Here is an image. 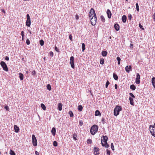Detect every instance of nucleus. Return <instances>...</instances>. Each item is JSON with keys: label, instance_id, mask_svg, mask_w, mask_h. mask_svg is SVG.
I'll return each mask as SVG.
<instances>
[{"label": "nucleus", "instance_id": "42", "mask_svg": "<svg viewBox=\"0 0 155 155\" xmlns=\"http://www.w3.org/2000/svg\"><path fill=\"white\" fill-rule=\"evenodd\" d=\"M139 27L142 30H144V28L143 27L142 25L140 23L139 25Z\"/></svg>", "mask_w": 155, "mask_h": 155}, {"label": "nucleus", "instance_id": "32", "mask_svg": "<svg viewBox=\"0 0 155 155\" xmlns=\"http://www.w3.org/2000/svg\"><path fill=\"white\" fill-rule=\"evenodd\" d=\"M69 114L70 117H73L74 116L73 113L71 111H69Z\"/></svg>", "mask_w": 155, "mask_h": 155}, {"label": "nucleus", "instance_id": "25", "mask_svg": "<svg viewBox=\"0 0 155 155\" xmlns=\"http://www.w3.org/2000/svg\"><path fill=\"white\" fill-rule=\"evenodd\" d=\"M130 88L131 90L134 91L136 89V87L134 85L132 84L130 86Z\"/></svg>", "mask_w": 155, "mask_h": 155}, {"label": "nucleus", "instance_id": "5", "mask_svg": "<svg viewBox=\"0 0 155 155\" xmlns=\"http://www.w3.org/2000/svg\"><path fill=\"white\" fill-rule=\"evenodd\" d=\"M27 19L26 22V25L28 27H30L31 25V19L29 15L27 14L26 15Z\"/></svg>", "mask_w": 155, "mask_h": 155}, {"label": "nucleus", "instance_id": "27", "mask_svg": "<svg viewBox=\"0 0 155 155\" xmlns=\"http://www.w3.org/2000/svg\"><path fill=\"white\" fill-rule=\"evenodd\" d=\"M41 107L44 110H45L46 109V107L45 105L43 104H41Z\"/></svg>", "mask_w": 155, "mask_h": 155}, {"label": "nucleus", "instance_id": "48", "mask_svg": "<svg viewBox=\"0 0 155 155\" xmlns=\"http://www.w3.org/2000/svg\"><path fill=\"white\" fill-rule=\"evenodd\" d=\"M50 55L52 57L53 56L54 54L53 53L52 51H50L49 53Z\"/></svg>", "mask_w": 155, "mask_h": 155}, {"label": "nucleus", "instance_id": "64", "mask_svg": "<svg viewBox=\"0 0 155 155\" xmlns=\"http://www.w3.org/2000/svg\"><path fill=\"white\" fill-rule=\"evenodd\" d=\"M109 39H111V36L109 37Z\"/></svg>", "mask_w": 155, "mask_h": 155}, {"label": "nucleus", "instance_id": "52", "mask_svg": "<svg viewBox=\"0 0 155 155\" xmlns=\"http://www.w3.org/2000/svg\"><path fill=\"white\" fill-rule=\"evenodd\" d=\"M152 17L154 21H155V13H154Z\"/></svg>", "mask_w": 155, "mask_h": 155}, {"label": "nucleus", "instance_id": "26", "mask_svg": "<svg viewBox=\"0 0 155 155\" xmlns=\"http://www.w3.org/2000/svg\"><path fill=\"white\" fill-rule=\"evenodd\" d=\"M101 113L98 110H96L95 112V116H98L101 115Z\"/></svg>", "mask_w": 155, "mask_h": 155}, {"label": "nucleus", "instance_id": "7", "mask_svg": "<svg viewBox=\"0 0 155 155\" xmlns=\"http://www.w3.org/2000/svg\"><path fill=\"white\" fill-rule=\"evenodd\" d=\"M70 64H71V68H74V57L73 56H71L70 58Z\"/></svg>", "mask_w": 155, "mask_h": 155}, {"label": "nucleus", "instance_id": "10", "mask_svg": "<svg viewBox=\"0 0 155 155\" xmlns=\"http://www.w3.org/2000/svg\"><path fill=\"white\" fill-rule=\"evenodd\" d=\"M99 150V149L98 147H94V153L95 155H98L99 153L98 152Z\"/></svg>", "mask_w": 155, "mask_h": 155}, {"label": "nucleus", "instance_id": "59", "mask_svg": "<svg viewBox=\"0 0 155 155\" xmlns=\"http://www.w3.org/2000/svg\"><path fill=\"white\" fill-rule=\"evenodd\" d=\"M115 88L116 89H117V84H115Z\"/></svg>", "mask_w": 155, "mask_h": 155}, {"label": "nucleus", "instance_id": "57", "mask_svg": "<svg viewBox=\"0 0 155 155\" xmlns=\"http://www.w3.org/2000/svg\"><path fill=\"white\" fill-rule=\"evenodd\" d=\"M130 47L132 48H133V45L132 44H130Z\"/></svg>", "mask_w": 155, "mask_h": 155}, {"label": "nucleus", "instance_id": "36", "mask_svg": "<svg viewBox=\"0 0 155 155\" xmlns=\"http://www.w3.org/2000/svg\"><path fill=\"white\" fill-rule=\"evenodd\" d=\"M104 60L103 59H101L100 61L101 64H103L104 63Z\"/></svg>", "mask_w": 155, "mask_h": 155}, {"label": "nucleus", "instance_id": "47", "mask_svg": "<svg viewBox=\"0 0 155 155\" xmlns=\"http://www.w3.org/2000/svg\"><path fill=\"white\" fill-rule=\"evenodd\" d=\"M69 39L71 41H72V35L71 34H70L69 35Z\"/></svg>", "mask_w": 155, "mask_h": 155}, {"label": "nucleus", "instance_id": "13", "mask_svg": "<svg viewBox=\"0 0 155 155\" xmlns=\"http://www.w3.org/2000/svg\"><path fill=\"white\" fill-rule=\"evenodd\" d=\"M107 15L108 18H111V16L112 14H111V12L109 9H107Z\"/></svg>", "mask_w": 155, "mask_h": 155}, {"label": "nucleus", "instance_id": "1", "mask_svg": "<svg viewBox=\"0 0 155 155\" xmlns=\"http://www.w3.org/2000/svg\"><path fill=\"white\" fill-rule=\"evenodd\" d=\"M92 16L91 19V22L92 25H94L96 24L97 21V18L95 11L92 8L91 9L90 12L89 17L91 18Z\"/></svg>", "mask_w": 155, "mask_h": 155}, {"label": "nucleus", "instance_id": "33", "mask_svg": "<svg viewBox=\"0 0 155 155\" xmlns=\"http://www.w3.org/2000/svg\"><path fill=\"white\" fill-rule=\"evenodd\" d=\"M44 43V41L42 40H41L40 41V44L41 46H43Z\"/></svg>", "mask_w": 155, "mask_h": 155}, {"label": "nucleus", "instance_id": "24", "mask_svg": "<svg viewBox=\"0 0 155 155\" xmlns=\"http://www.w3.org/2000/svg\"><path fill=\"white\" fill-rule=\"evenodd\" d=\"M73 138L74 140H78L77 134H76L75 133L73 134Z\"/></svg>", "mask_w": 155, "mask_h": 155}, {"label": "nucleus", "instance_id": "60", "mask_svg": "<svg viewBox=\"0 0 155 155\" xmlns=\"http://www.w3.org/2000/svg\"><path fill=\"white\" fill-rule=\"evenodd\" d=\"M2 12H3L4 13H5V11L4 9L2 10Z\"/></svg>", "mask_w": 155, "mask_h": 155}, {"label": "nucleus", "instance_id": "28", "mask_svg": "<svg viewBox=\"0 0 155 155\" xmlns=\"http://www.w3.org/2000/svg\"><path fill=\"white\" fill-rule=\"evenodd\" d=\"M78 110L81 111H82L83 109V107L81 105H79L78 106Z\"/></svg>", "mask_w": 155, "mask_h": 155}, {"label": "nucleus", "instance_id": "43", "mask_svg": "<svg viewBox=\"0 0 155 155\" xmlns=\"http://www.w3.org/2000/svg\"><path fill=\"white\" fill-rule=\"evenodd\" d=\"M55 49L56 51L58 52H60V51H59V49H58V48L56 46H55Z\"/></svg>", "mask_w": 155, "mask_h": 155}, {"label": "nucleus", "instance_id": "45", "mask_svg": "<svg viewBox=\"0 0 155 155\" xmlns=\"http://www.w3.org/2000/svg\"><path fill=\"white\" fill-rule=\"evenodd\" d=\"M128 19L130 20H131V19L132 15L131 14H128Z\"/></svg>", "mask_w": 155, "mask_h": 155}, {"label": "nucleus", "instance_id": "40", "mask_svg": "<svg viewBox=\"0 0 155 155\" xmlns=\"http://www.w3.org/2000/svg\"><path fill=\"white\" fill-rule=\"evenodd\" d=\"M111 147L112 150H114V147L113 145V143H112L111 144Z\"/></svg>", "mask_w": 155, "mask_h": 155}, {"label": "nucleus", "instance_id": "29", "mask_svg": "<svg viewBox=\"0 0 155 155\" xmlns=\"http://www.w3.org/2000/svg\"><path fill=\"white\" fill-rule=\"evenodd\" d=\"M82 51L83 52H84V50H85V45L84 43H83L82 44Z\"/></svg>", "mask_w": 155, "mask_h": 155}, {"label": "nucleus", "instance_id": "8", "mask_svg": "<svg viewBox=\"0 0 155 155\" xmlns=\"http://www.w3.org/2000/svg\"><path fill=\"white\" fill-rule=\"evenodd\" d=\"M140 75L139 73L136 74L135 82L137 84H139L140 83Z\"/></svg>", "mask_w": 155, "mask_h": 155}, {"label": "nucleus", "instance_id": "30", "mask_svg": "<svg viewBox=\"0 0 155 155\" xmlns=\"http://www.w3.org/2000/svg\"><path fill=\"white\" fill-rule=\"evenodd\" d=\"M9 153L11 155H15V153L14 151L12 150H10Z\"/></svg>", "mask_w": 155, "mask_h": 155}, {"label": "nucleus", "instance_id": "49", "mask_svg": "<svg viewBox=\"0 0 155 155\" xmlns=\"http://www.w3.org/2000/svg\"><path fill=\"white\" fill-rule=\"evenodd\" d=\"M21 35L22 36V37H23V38L24 37V32L23 31H22L21 32Z\"/></svg>", "mask_w": 155, "mask_h": 155}, {"label": "nucleus", "instance_id": "2", "mask_svg": "<svg viewBox=\"0 0 155 155\" xmlns=\"http://www.w3.org/2000/svg\"><path fill=\"white\" fill-rule=\"evenodd\" d=\"M98 127L96 125H93L91 127L90 132L91 134L94 135L98 131Z\"/></svg>", "mask_w": 155, "mask_h": 155}, {"label": "nucleus", "instance_id": "53", "mask_svg": "<svg viewBox=\"0 0 155 155\" xmlns=\"http://www.w3.org/2000/svg\"><path fill=\"white\" fill-rule=\"evenodd\" d=\"M5 60L6 61H8L9 60V58L8 56H5Z\"/></svg>", "mask_w": 155, "mask_h": 155}, {"label": "nucleus", "instance_id": "41", "mask_svg": "<svg viewBox=\"0 0 155 155\" xmlns=\"http://www.w3.org/2000/svg\"><path fill=\"white\" fill-rule=\"evenodd\" d=\"M26 44L27 45H29L30 44V42L28 39H27L26 41Z\"/></svg>", "mask_w": 155, "mask_h": 155}, {"label": "nucleus", "instance_id": "11", "mask_svg": "<svg viewBox=\"0 0 155 155\" xmlns=\"http://www.w3.org/2000/svg\"><path fill=\"white\" fill-rule=\"evenodd\" d=\"M126 71L127 73H129L130 70H132L131 66V65H127L125 68Z\"/></svg>", "mask_w": 155, "mask_h": 155}, {"label": "nucleus", "instance_id": "3", "mask_svg": "<svg viewBox=\"0 0 155 155\" xmlns=\"http://www.w3.org/2000/svg\"><path fill=\"white\" fill-rule=\"evenodd\" d=\"M122 107L120 106H117L114 108V115L117 116L119 114L120 111L122 110Z\"/></svg>", "mask_w": 155, "mask_h": 155}, {"label": "nucleus", "instance_id": "14", "mask_svg": "<svg viewBox=\"0 0 155 155\" xmlns=\"http://www.w3.org/2000/svg\"><path fill=\"white\" fill-rule=\"evenodd\" d=\"M14 128L15 130V131L16 133H18L19 131V128L16 125H14Z\"/></svg>", "mask_w": 155, "mask_h": 155}, {"label": "nucleus", "instance_id": "54", "mask_svg": "<svg viewBox=\"0 0 155 155\" xmlns=\"http://www.w3.org/2000/svg\"><path fill=\"white\" fill-rule=\"evenodd\" d=\"M4 108L7 110H8V107L7 106H6Z\"/></svg>", "mask_w": 155, "mask_h": 155}, {"label": "nucleus", "instance_id": "22", "mask_svg": "<svg viewBox=\"0 0 155 155\" xmlns=\"http://www.w3.org/2000/svg\"><path fill=\"white\" fill-rule=\"evenodd\" d=\"M107 54V51H103L101 52V54L103 56L105 57L106 56Z\"/></svg>", "mask_w": 155, "mask_h": 155}, {"label": "nucleus", "instance_id": "16", "mask_svg": "<svg viewBox=\"0 0 155 155\" xmlns=\"http://www.w3.org/2000/svg\"><path fill=\"white\" fill-rule=\"evenodd\" d=\"M51 132L53 136H55L56 132L55 128V127H53L51 129Z\"/></svg>", "mask_w": 155, "mask_h": 155}, {"label": "nucleus", "instance_id": "50", "mask_svg": "<svg viewBox=\"0 0 155 155\" xmlns=\"http://www.w3.org/2000/svg\"><path fill=\"white\" fill-rule=\"evenodd\" d=\"M79 124L81 126H82L83 124V122L82 121H80L79 122Z\"/></svg>", "mask_w": 155, "mask_h": 155}, {"label": "nucleus", "instance_id": "23", "mask_svg": "<svg viewBox=\"0 0 155 155\" xmlns=\"http://www.w3.org/2000/svg\"><path fill=\"white\" fill-rule=\"evenodd\" d=\"M113 77L114 79L115 80H117L118 79V77L117 75L115 73H114L113 74Z\"/></svg>", "mask_w": 155, "mask_h": 155}, {"label": "nucleus", "instance_id": "20", "mask_svg": "<svg viewBox=\"0 0 155 155\" xmlns=\"http://www.w3.org/2000/svg\"><path fill=\"white\" fill-rule=\"evenodd\" d=\"M130 100V104L132 105H134V102L133 101V99L131 97H130L129 98Z\"/></svg>", "mask_w": 155, "mask_h": 155}, {"label": "nucleus", "instance_id": "63", "mask_svg": "<svg viewBox=\"0 0 155 155\" xmlns=\"http://www.w3.org/2000/svg\"><path fill=\"white\" fill-rule=\"evenodd\" d=\"M26 74H28V71H26Z\"/></svg>", "mask_w": 155, "mask_h": 155}, {"label": "nucleus", "instance_id": "6", "mask_svg": "<svg viewBox=\"0 0 155 155\" xmlns=\"http://www.w3.org/2000/svg\"><path fill=\"white\" fill-rule=\"evenodd\" d=\"M32 138L33 145L35 147L37 146V140L34 135H32Z\"/></svg>", "mask_w": 155, "mask_h": 155}, {"label": "nucleus", "instance_id": "62", "mask_svg": "<svg viewBox=\"0 0 155 155\" xmlns=\"http://www.w3.org/2000/svg\"><path fill=\"white\" fill-rule=\"evenodd\" d=\"M43 58L44 60H45L46 58H45V57H44Z\"/></svg>", "mask_w": 155, "mask_h": 155}, {"label": "nucleus", "instance_id": "21", "mask_svg": "<svg viewBox=\"0 0 155 155\" xmlns=\"http://www.w3.org/2000/svg\"><path fill=\"white\" fill-rule=\"evenodd\" d=\"M19 78H20V80L21 81L24 78L23 74L21 73H19Z\"/></svg>", "mask_w": 155, "mask_h": 155}, {"label": "nucleus", "instance_id": "18", "mask_svg": "<svg viewBox=\"0 0 155 155\" xmlns=\"http://www.w3.org/2000/svg\"><path fill=\"white\" fill-rule=\"evenodd\" d=\"M102 137L103 138V142H104V143L107 142L108 140L107 137V136L103 135L102 136Z\"/></svg>", "mask_w": 155, "mask_h": 155}, {"label": "nucleus", "instance_id": "35", "mask_svg": "<svg viewBox=\"0 0 155 155\" xmlns=\"http://www.w3.org/2000/svg\"><path fill=\"white\" fill-rule=\"evenodd\" d=\"M101 20L103 21L104 22L105 21V19L104 16L103 15L101 16Z\"/></svg>", "mask_w": 155, "mask_h": 155}, {"label": "nucleus", "instance_id": "46", "mask_svg": "<svg viewBox=\"0 0 155 155\" xmlns=\"http://www.w3.org/2000/svg\"><path fill=\"white\" fill-rule=\"evenodd\" d=\"M129 95L132 97L133 98H135V97L134 96V95L132 93H129Z\"/></svg>", "mask_w": 155, "mask_h": 155}, {"label": "nucleus", "instance_id": "51", "mask_svg": "<svg viewBox=\"0 0 155 155\" xmlns=\"http://www.w3.org/2000/svg\"><path fill=\"white\" fill-rule=\"evenodd\" d=\"M117 61H120V60H121V59H120V57H117Z\"/></svg>", "mask_w": 155, "mask_h": 155}, {"label": "nucleus", "instance_id": "37", "mask_svg": "<svg viewBox=\"0 0 155 155\" xmlns=\"http://www.w3.org/2000/svg\"><path fill=\"white\" fill-rule=\"evenodd\" d=\"M53 146L54 147H57L58 146V143L57 142L54 141L53 142Z\"/></svg>", "mask_w": 155, "mask_h": 155}, {"label": "nucleus", "instance_id": "61", "mask_svg": "<svg viewBox=\"0 0 155 155\" xmlns=\"http://www.w3.org/2000/svg\"><path fill=\"white\" fill-rule=\"evenodd\" d=\"M117 63L118 65H120V61H118Z\"/></svg>", "mask_w": 155, "mask_h": 155}, {"label": "nucleus", "instance_id": "38", "mask_svg": "<svg viewBox=\"0 0 155 155\" xmlns=\"http://www.w3.org/2000/svg\"><path fill=\"white\" fill-rule=\"evenodd\" d=\"M110 84V82H109V81H107L106 83V84H105V87L106 88H107L108 85L109 84Z\"/></svg>", "mask_w": 155, "mask_h": 155}, {"label": "nucleus", "instance_id": "44", "mask_svg": "<svg viewBox=\"0 0 155 155\" xmlns=\"http://www.w3.org/2000/svg\"><path fill=\"white\" fill-rule=\"evenodd\" d=\"M107 154L108 155H110V151L109 150L107 149L106 150Z\"/></svg>", "mask_w": 155, "mask_h": 155}, {"label": "nucleus", "instance_id": "12", "mask_svg": "<svg viewBox=\"0 0 155 155\" xmlns=\"http://www.w3.org/2000/svg\"><path fill=\"white\" fill-rule=\"evenodd\" d=\"M101 144L103 147H105L106 148H107L109 147V145L107 143V142L103 143L102 142V139H101Z\"/></svg>", "mask_w": 155, "mask_h": 155}, {"label": "nucleus", "instance_id": "56", "mask_svg": "<svg viewBox=\"0 0 155 155\" xmlns=\"http://www.w3.org/2000/svg\"><path fill=\"white\" fill-rule=\"evenodd\" d=\"M75 18L76 20H78L79 19V16L78 15H75Z\"/></svg>", "mask_w": 155, "mask_h": 155}, {"label": "nucleus", "instance_id": "17", "mask_svg": "<svg viewBox=\"0 0 155 155\" xmlns=\"http://www.w3.org/2000/svg\"><path fill=\"white\" fill-rule=\"evenodd\" d=\"M127 17L125 15H123L122 17V20L124 23H125L127 21Z\"/></svg>", "mask_w": 155, "mask_h": 155}, {"label": "nucleus", "instance_id": "9", "mask_svg": "<svg viewBox=\"0 0 155 155\" xmlns=\"http://www.w3.org/2000/svg\"><path fill=\"white\" fill-rule=\"evenodd\" d=\"M150 131L152 136H154L155 135L154 131H155V127L154 126H152L150 125Z\"/></svg>", "mask_w": 155, "mask_h": 155}, {"label": "nucleus", "instance_id": "4", "mask_svg": "<svg viewBox=\"0 0 155 155\" xmlns=\"http://www.w3.org/2000/svg\"><path fill=\"white\" fill-rule=\"evenodd\" d=\"M0 64L3 69L6 71H8V69L6 64L3 61H1L0 63Z\"/></svg>", "mask_w": 155, "mask_h": 155}, {"label": "nucleus", "instance_id": "58", "mask_svg": "<svg viewBox=\"0 0 155 155\" xmlns=\"http://www.w3.org/2000/svg\"><path fill=\"white\" fill-rule=\"evenodd\" d=\"M35 153L36 155H39V153L37 151H35Z\"/></svg>", "mask_w": 155, "mask_h": 155}, {"label": "nucleus", "instance_id": "39", "mask_svg": "<svg viewBox=\"0 0 155 155\" xmlns=\"http://www.w3.org/2000/svg\"><path fill=\"white\" fill-rule=\"evenodd\" d=\"M92 143V140L90 139H88L87 140V143L88 144H91Z\"/></svg>", "mask_w": 155, "mask_h": 155}, {"label": "nucleus", "instance_id": "55", "mask_svg": "<svg viewBox=\"0 0 155 155\" xmlns=\"http://www.w3.org/2000/svg\"><path fill=\"white\" fill-rule=\"evenodd\" d=\"M104 120H105V119H104V118H102L101 121L103 124H104V122H105Z\"/></svg>", "mask_w": 155, "mask_h": 155}, {"label": "nucleus", "instance_id": "31", "mask_svg": "<svg viewBox=\"0 0 155 155\" xmlns=\"http://www.w3.org/2000/svg\"><path fill=\"white\" fill-rule=\"evenodd\" d=\"M47 89L48 90L50 91L51 90V86L50 84H48L47 85Z\"/></svg>", "mask_w": 155, "mask_h": 155}, {"label": "nucleus", "instance_id": "15", "mask_svg": "<svg viewBox=\"0 0 155 155\" xmlns=\"http://www.w3.org/2000/svg\"><path fill=\"white\" fill-rule=\"evenodd\" d=\"M114 28L116 31H118L120 29V26L117 24H115L114 25Z\"/></svg>", "mask_w": 155, "mask_h": 155}, {"label": "nucleus", "instance_id": "34", "mask_svg": "<svg viewBox=\"0 0 155 155\" xmlns=\"http://www.w3.org/2000/svg\"><path fill=\"white\" fill-rule=\"evenodd\" d=\"M136 8L137 11V12H139V7L138 4L137 3L136 4Z\"/></svg>", "mask_w": 155, "mask_h": 155}, {"label": "nucleus", "instance_id": "19", "mask_svg": "<svg viewBox=\"0 0 155 155\" xmlns=\"http://www.w3.org/2000/svg\"><path fill=\"white\" fill-rule=\"evenodd\" d=\"M62 104L61 103H60L58 104V109L59 110L61 111L62 110Z\"/></svg>", "mask_w": 155, "mask_h": 155}]
</instances>
